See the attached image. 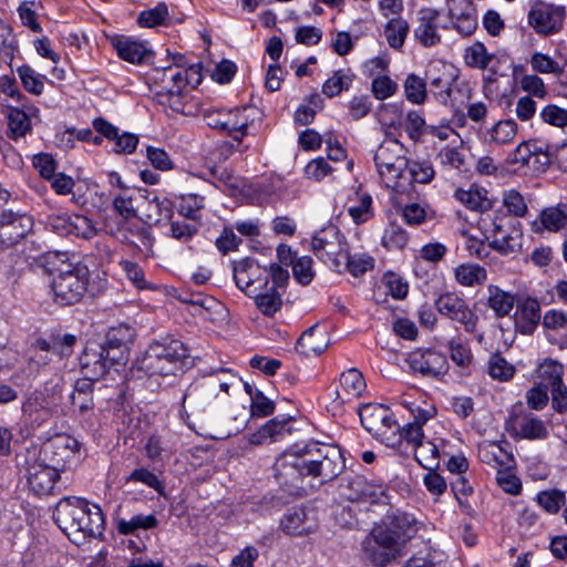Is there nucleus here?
Instances as JSON below:
<instances>
[{
  "label": "nucleus",
  "instance_id": "obj_1",
  "mask_svg": "<svg viewBox=\"0 0 567 567\" xmlns=\"http://www.w3.org/2000/svg\"><path fill=\"white\" fill-rule=\"evenodd\" d=\"M417 522L404 512L388 514L363 542L367 558L375 566H385L400 557L408 542L417 533Z\"/></svg>",
  "mask_w": 567,
  "mask_h": 567
},
{
  "label": "nucleus",
  "instance_id": "obj_2",
  "mask_svg": "<svg viewBox=\"0 0 567 567\" xmlns=\"http://www.w3.org/2000/svg\"><path fill=\"white\" fill-rule=\"evenodd\" d=\"M53 519L75 545L100 538L104 532V516L97 505L79 497H64L55 506Z\"/></svg>",
  "mask_w": 567,
  "mask_h": 567
},
{
  "label": "nucleus",
  "instance_id": "obj_3",
  "mask_svg": "<svg viewBox=\"0 0 567 567\" xmlns=\"http://www.w3.org/2000/svg\"><path fill=\"white\" fill-rule=\"evenodd\" d=\"M188 358V349L176 339H163L152 343L144 357L138 361L137 369L151 377L174 375L182 370L185 359Z\"/></svg>",
  "mask_w": 567,
  "mask_h": 567
},
{
  "label": "nucleus",
  "instance_id": "obj_4",
  "mask_svg": "<svg viewBox=\"0 0 567 567\" xmlns=\"http://www.w3.org/2000/svg\"><path fill=\"white\" fill-rule=\"evenodd\" d=\"M406 150L398 140L382 142L374 154V163L383 184L395 192L408 168Z\"/></svg>",
  "mask_w": 567,
  "mask_h": 567
},
{
  "label": "nucleus",
  "instance_id": "obj_5",
  "mask_svg": "<svg viewBox=\"0 0 567 567\" xmlns=\"http://www.w3.org/2000/svg\"><path fill=\"white\" fill-rule=\"evenodd\" d=\"M130 359V349L104 344L87 346L80 358L82 370L93 379H100L111 369L118 371Z\"/></svg>",
  "mask_w": 567,
  "mask_h": 567
},
{
  "label": "nucleus",
  "instance_id": "obj_6",
  "mask_svg": "<svg viewBox=\"0 0 567 567\" xmlns=\"http://www.w3.org/2000/svg\"><path fill=\"white\" fill-rule=\"evenodd\" d=\"M90 271L86 266L69 265L54 276L51 289L54 302L60 306H72L80 302L87 290Z\"/></svg>",
  "mask_w": 567,
  "mask_h": 567
},
{
  "label": "nucleus",
  "instance_id": "obj_7",
  "mask_svg": "<svg viewBox=\"0 0 567 567\" xmlns=\"http://www.w3.org/2000/svg\"><path fill=\"white\" fill-rule=\"evenodd\" d=\"M79 449L80 443L76 439L68 434H56L41 445L28 447L24 453L49 464L52 468L64 472Z\"/></svg>",
  "mask_w": 567,
  "mask_h": 567
},
{
  "label": "nucleus",
  "instance_id": "obj_8",
  "mask_svg": "<svg viewBox=\"0 0 567 567\" xmlns=\"http://www.w3.org/2000/svg\"><path fill=\"white\" fill-rule=\"evenodd\" d=\"M363 427L385 445H394L399 425L393 413L384 405L369 403L359 409Z\"/></svg>",
  "mask_w": 567,
  "mask_h": 567
},
{
  "label": "nucleus",
  "instance_id": "obj_9",
  "mask_svg": "<svg viewBox=\"0 0 567 567\" xmlns=\"http://www.w3.org/2000/svg\"><path fill=\"white\" fill-rule=\"evenodd\" d=\"M309 476L319 477L321 483L334 480L344 468V460L337 446H316V454L306 451Z\"/></svg>",
  "mask_w": 567,
  "mask_h": 567
},
{
  "label": "nucleus",
  "instance_id": "obj_10",
  "mask_svg": "<svg viewBox=\"0 0 567 567\" xmlns=\"http://www.w3.org/2000/svg\"><path fill=\"white\" fill-rule=\"evenodd\" d=\"M312 250L318 258L324 262H330L333 270L340 271L341 258L348 250V244L338 227L329 225L313 235Z\"/></svg>",
  "mask_w": 567,
  "mask_h": 567
},
{
  "label": "nucleus",
  "instance_id": "obj_11",
  "mask_svg": "<svg viewBox=\"0 0 567 567\" xmlns=\"http://www.w3.org/2000/svg\"><path fill=\"white\" fill-rule=\"evenodd\" d=\"M19 465L29 488L34 494L49 495L53 493L60 477V471L52 468L49 464L40 462L25 453L20 455Z\"/></svg>",
  "mask_w": 567,
  "mask_h": 567
},
{
  "label": "nucleus",
  "instance_id": "obj_12",
  "mask_svg": "<svg viewBox=\"0 0 567 567\" xmlns=\"http://www.w3.org/2000/svg\"><path fill=\"white\" fill-rule=\"evenodd\" d=\"M341 495L350 502L362 504H385L389 499L386 487L362 475L348 476L340 485Z\"/></svg>",
  "mask_w": 567,
  "mask_h": 567
},
{
  "label": "nucleus",
  "instance_id": "obj_13",
  "mask_svg": "<svg viewBox=\"0 0 567 567\" xmlns=\"http://www.w3.org/2000/svg\"><path fill=\"white\" fill-rule=\"evenodd\" d=\"M505 429L514 439L520 440H545L549 434L545 422L522 405L512 410L506 420Z\"/></svg>",
  "mask_w": 567,
  "mask_h": 567
},
{
  "label": "nucleus",
  "instance_id": "obj_14",
  "mask_svg": "<svg viewBox=\"0 0 567 567\" xmlns=\"http://www.w3.org/2000/svg\"><path fill=\"white\" fill-rule=\"evenodd\" d=\"M31 215L20 210L4 209L0 213V248L7 249L18 245L33 229Z\"/></svg>",
  "mask_w": 567,
  "mask_h": 567
},
{
  "label": "nucleus",
  "instance_id": "obj_15",
  "mask_svg": "<svg viewBox=\"0 0 567 567\" xmlns=\"http://www.w3.org/2000/svg\"><path fill=\"white\" fill-rule=\"evenodd\" d=\"M274 470L279 485L293 493L300 488L303 477L309 476L306 452L302 455L285 453L277 458Z\"/></svg>",
  "mask_w": 567,
  "mask_h": 567
},
{
  "label": "nucleus",
  "instance_id": "obj_16",
  "mask_svg": "<svg viewBox=\"0 0 567 567\" xmlns=\"http://www.w3.org/2000/svg\"><path fill=\"white\" fill-rule=\"evenodd\" d=\"M435 308L440 315L462 324L466 332L475 331L478 317L460 295L455 292L440 295L435 300Z\"/></svg>",
  "mask_w": 567,
  "mask_h": 567
},
{
  "label": "nucleus",
  "instance_id": "obj_17",
  "mask_svg": "<svg viewBox=\"0 0 567 567\" xmlns=\"http://www.w3.org/2000/svg\"><path fill=\"white\" fill-rule=\"evenodd\" d=\"M410 370L424 378L437 379L449 371L446 357L433 349H416L406 358Z\"/></svg>",
  "mask_w": 567,
  "mask_h": 567
},
{
  "label": "nucleus",
  "instance_id": "obj_18",
  "mask_svg": "<svg viewBox=\"0 0 567 567\" xmlns=\"http://www.w3.org/2000/svg\"><path fill=\"white\" fill-rule=\"evenodd\" d=\"M183 58L179 56L178 61ZM156 80H159L163 84L162 90L168 92H182L184 87L190 85L195 87L200 83V71L198 65H189L183 68L179 62H176L175 66L164 68L162 71H157Z\"/></svg>",
  "mask_w": 567,
  "mask_h": 567
},
{
  "label": "nucleus",
  "instance_id": "obj_19",
  "mask_svg": "<svg viewBox=\"0 0 567 567\" xmlns=\"http://www.w3.org/2000/svg\"><path fill=\"white\" fill-rule=\"evenodd\" d=\"M564 18V8L540 2L530 9L528 23L537 33L548 35L560 30Z\"/></svg>",
  "mask_w": 567,
  "mask_h": 567
},
{
  "label": "nucleus",
  "instance_id": "obj_20",
  "mask_svg": "<svg viewBox=\"0 0 567 567\" xmlns=\"http://www.w3.org/2000/svg\"><path fill=\"white\" fill-rule=\"evenodd\" d=\"M264 272L260 266L250 258L234 262L233 274L236 286L248 296L261 290L262 285L267 286L268 276H262Z\"/></svg>",
  "mask_w": 567,
  "mask_h": 567
},
{
  "label": "nucleus",
  "instance_id": "obj_21",
  "mask_svg": "<svg viewBox=\"0 0 567 567\" xmlns=\"http://www.w3.org/2000/svg\"><path fill=\"white\" fill-rule=\"evenodd\" d=\"M437 19L439 12L435 9L423 8L419 11L414 37L423 47H433L440 43Z\"/></svg>",
  "mask_w": 567,
  "mask_h": 567
},
{
  "label": "nucleus",
  "instance_id": "obj_22",
  "mask_svg": "<svg viewBox=\"0 0 567 567\" xmlns=\"http://www.w3.org/2000/svg\"><path fill=\"white\" fill-rule=\"evenodd\" d=\"M280 527L287 535L306 536L317 529V523L303 508H293L284 515Z\"/></svg>",
  "mask_w": 567,
  "mask_h": 567
},
{
  "label": "nucleus",
  "instance_id": "obj_23",
  "mask_svg": "<svg viewBox=\"0 0 567 567\" xmlns=\"http://www.w3.org/2000/svg\"><path fill=\"white\" fill-rule=\"evenodd\" d=\"M478 457L492 467L511 470L515 465L513 453L498 442L485 441L478 445Z\"/></svg>",
  "mask_w": 567,
  "mask_h": 567
},
{
  "label": "nucleus",
  "instance_id": "obj_24",
  "mask_svg": "<svg viewBox=\"0 0 567 567\" xmlns=\"http://www.w3.org/2000/svg\"><path fill=\"white\" fill-rule=\"evenodd\" d=\"M260 112L254 106H243L229 110L228 132L233 133L234 141L240 143L248 135V128L260 118Z\"/></svg>",
  "mask_w": 567,
  "mask_h": 567
},
{
  "label": "nucleus",
  "instance_id": "obj_25",
  "mask_svg": "<svg viewBox=\"0 0 567 567\" xmlns=\"http://www.w3.org/2000/svg\"><path fill=\"white\" fill-rule=\"evenodd\" d=\"M540 306L534 298H527L518 303L515 313L516 330L523 334H532L540 321Z\"/></svg>",
  "mask_w": 567,
  "mask_h": 567
},
{
  "label": "nucleus",
  "instance_id": "obj_26",
  "mask_svg": "<svg viewBox=\"0 0 567 567\" xmlns=\"http://www.w3.org/2000/svg\"><path fill=\"white\" fill-rule=\"evenodd\" d=\"M218 398L219 393L214 391V383L207 382L203 377L193 383L184 393L182 409L185 412L186 401H188L193 408H205Z\"/></svg>",
  "mask_w": 567,
  "mask_h": 567
},
{
  "label": "nucleus",
  "instance_id": "obj_27",
  "mask_svg": "<svg viewBox=\"0 0 567 567\" xmlns=\"http://www.w3.org/2000/svg\"><path fill=\"white\" fill-rule=\"evenodd\" d=\"M218 398L219 393L214 391V383L207 382L203 377L193 383L184 393L182 409L185 412L186 401H188L193 408H205Z\"/></svg>",
  "mask_w": 567,
  "mask_h": 567
},
{
  "label": "nucleus",
  "instance_id": "obj_28",
  "mask_svg": "<svg viewBox=\"0 0 567 567\" xmlns=\"http://www.w3.org/2000/svg\"><path fill=\"white\" fill-rule=\"evenodd\" d=\"M328 347V336L318 324L310 327L297 341L296 350L305 357L321 354Z\"/></svg>",
  "mask_w": 567,
  "mask_h": 567
},
{
  "label": "nucleus",
  "instance_id": "obj_29",
  "mask_svg": "<svg viewBox=\"0 0 567 567\" xmlns=\"http://www.w3.org/2000/svg\"><path fill=\"white\" fill-rule=\"evenodd\" d=\"M454 197L472 210L486 212L493 206V202L487 197V190L477 185H471L468 189L458 188Z\"/></svg>",
  "mask_w": 567,
  "mask_h": 567
},
{
  "label": "nucleus",
  "instance_id": "obj_30",
  "mask_svg": "<svg viewBox=\"0 0 567 567\" xmlns=\"http://www.w3.org/2000/svg\"><path fill=\"white\" fill-rule=\"evenodd\" d=\"M449 16L453 29L463 37L472 35L478 25L476 9L467 2L464 9L457 12L454 8L449 9Z\"/></svg>",
  "mask_w": 567,
  "mask_h": 567
},
{
  "label": "nucleus",
  "instance_id": "obj_31",
  "mask_svg": "<svg viewBox=\"0 0 567 567\" xmlns=\"http://www.w3.org/2000/svg\"><path fill=\"white\" fill-rule=\"evenodd\" d=\"M517 134V124L514 120H501L487 128L484 141L489 145L502 146L512 143Z\"/></svg>",
  "mask_w": 567,
  "mask_h": 567
},
{
  "label": "nucleus",
  "instance_id": "obj_32",
  "mask_svg": "<svg viewBox=\"0 0 567 567\" xmlns=\"http://www.w3.org/2000/svg\"><path fill=\"white\" fill-rule=\"evenodd\" d=\"M434 169L430 164L409 162L396 193H406L413 183L425 184L433 179Z\"/></svg>",
  "mask_w": 567,
  "mask_h": 567
},
{
  "label": "nucleus",
  "instance_id": "obj_33",
  "mask_svg": "<svg viewBox=\"0 0 567 567\" xmlns=\"http://www.w3.org/2000/svg\"><path fill=\"white\" fill-rule=\"evenodd\" d=\"M341 392H338L339 399L344 402L358 398L365 389V382L362 373L354 369H348L340 377Z\"/></svg>",
  "mask_w": 567,
  "mask_h": 567
},
{
  "label": "nucleus",
  "instance_id": "obj_34",
  "mask_svg": "<svg viewBox=\"0 0 567 567\" xmlns=\"http://www.w3.org/2000/svg\"><path fill=\"white\" fill-rule=\"evenodd\" d=\"M114 47L118 56L130 63H142L150 53L143 42L130 38L116 40Z\"/></svg>",
  "mask_w": 567,
  "mask_h": 567
},
{
  "label": "nucleus",
  "instance_id": "obj_35",
  "mask_svg": "<svg viewBox=\"0 0 567 567\" xmlns=\"http://www.w3.org/2000/svg\"><path fill=\"white\" fill-rule=\"evenodd\" d=\"M8 137L18 141L24 137L32 130L30 116L18 107H8Z\"/></svg>",
  "mask_w": 567,
  "mask_h": 567
},
{
  "label": "nucleus",
  "instance_id": "obj_36",
  "mask_svg": "<svg viewBox=\"0 0 567 567\" xmlns=\"http://www.w3.org/2000/svg\"><path fill=\"white\" fill-rule=\"evenodd\" d=\"M456 281L463 287L483 285L487 280V271L477 264H462L454 269Z\"/></svg>",
  "mask_w": 567,
  "mask_h": 567
},
{
  "label": "nucleus",
  "instance_id": "obj_37",
  "mask_svg": "<svg viewBox=\"0 0 567 567\" xmlns=\"http://www.w3.org/2000/svg\"><path fill=\"white\" fill-rule=\"evenodd\" d=\"M488 298L487 306L495 312L497 317H505L514 308L515 297L514 295L502 290L495 285L487 287Z\"/></svg>",
  "mask_w": 567,
  "mask_h": 567
},
{
  "label": "nucleus",
  "instance_id": "obj_38",
  "mask_svg": "<svg viewBox=\"0 0 567 567\" xmlns=\"http://www.w3.org/2000/svg\"><path fill=\"white\" fill-rule=\"evenodd\" d=\"M410 25L402 17L391 18L384 25V37L389 47L400 50L409 34Z\"/></svg>",
  "mask_w": 567,
  "mask_h": 567
},
{
  "label": "nucleus",
  "instance_id": "obj_39",
  "mask_svg": "<svg viewBox=\"0 0 567 567\" xmlns=\"http://www.w3.org/2000/svg\"><path fill=\"white\" fill-rule=\"evenodd\" d=\"M252 297L255 306L264 316L272 317L282 307L281 295L275 287L265 292L257 290Z\"/></svg>",
  "mask_w": 567,
  "mask_h": 567
},
{
  "label": "nucleus",
  "instance_id": "obj_40",
  "mask_svg": "<svg viewBox=\"0 0 567 567\" xmlns=\"http://www.w3.org/2000/svg\"><path fill=\"white\" fill-rule=\"evenodd\" d=\"M536 374L545 388H553L563 383L564 365L556 360L546 359L539 363Z\"/></svg>",
  "mask_w": 567,
  "mask_h": 567
},
{
  "label": "nucleus",
  "instance_id": "obj_41",
  "mask_svg": "<svg viewBox=\"0 0 567 567\" xmlns=\"http://www.w3.org/2000/svg\"><path fill=\"white\" fill-rule=\"evenodd\" d=\"M515 367L499 353H493L487 362L488 375L499 382L509 381L515 374Z\"/></svg>",
  "mask_w": 567,
  "mask_h": 567
},
{
  "label": "nucleus",
  "instance_id": "obj_42",
  "mask_svg": "<svg viewBox=\"0 0 567 567\" xmlns=\"http://www.w3.org/2000/svg\"><path fill=\"white\" fill-rule=\"evenodd\" d=\"M404 95L406 100L415 105H422L426 101V83L421 76L411 73L404 81Z\"/></svg>",
  "mask_w": 567,
  "mask_h": 567
},
{
  "label": "nucleus",
  "instance_id": "obj_43",
  "mask_svg": "<svg viewBox=\"0 0 567 567\" xmlns=\"http://www.w3.org/2000/svg\"><path fill=\"white\" fill-rule=\"evenodd\" d=\"M493 59L494 54L488 53L485 45L478 41L467 47L464 51L466 65L478 70H485Z\"/></svg>",
  "mask_w": 567,
  "mask_h": 567
},
{
  "label": "nucleus",
  "instance_id": "obj_44",
  "mask_svg": "<svg viewBox=\"0 0 567 567\" xmlns=\"http://www.w3.org/2000/svg\"><path fill=\"white\" fill-rule=\"evenodd\" d=\"M539 221L543 228L558 231L567 225V210L560 205L547 207L542 210Z\"/></svg>",
  "mask_w": 567,
  "mask_h": 567
},
{
  "label": "nucleus",
  "instance_id": "obj_45",
  "mask_svg": "<svg viewBox=\"0 0 567 567\" xmlns=\"http://www.w3.org/2000/svg\"><path fill=\"white\" fill-rule=\"evenodd\" d=\"M342 266L354 277H359L372 269L374 266V259L367 254H354L351 255L349 249L344 252L341 258Z\"/></svg>",
  "mask_w": 567,
  "mask_h": 567
},
{
  "label": "nucleus",
  "instance_id": "obj_46",
  "mask_svg": "<svg viewBox=\"0 0 567 567\" xmlns=\"http://www.w3.org/2000/svg\"><path fill=\"white\" fill-rule=\"evenodd\" d=\"M207 382L214 383V391L226 396L231 386L239 385L240 380L228 369H220L204 377Z\"/></svg>",
  "mask_w": 567,
  "mask_h": 567
},
{
  "label": "nucleus",
  "instance_id": "obj_47",
  "mask_svg": "<svg viewBox=\"0 0 567 567\" xmlns=\"http://www.w3.org/2000/svg\"><path fill=\"white\" fill-rule=\"evenodd\" d=\"M439 449L431 441H424L414 447L415 460L426 470H434L439 465Z\"/></svg>",
  "mask_w": 567,
  "mask_h": 567
},
{
  "label": "nucleus",
  "instance_id": "obj_48",
  "mask_svg": "<svg viewBox=\"0 0 567 567\" xmlns=\"http://www.w3.org/2000/svg\"><path fill=\"white\" fill-rule=\"evenodd\" d=\"M134 338V329L128 324L121 323L109 329L104 343L130 349Z\"/></svg>",
  "mask_w": 567,
  "mask_h": 567
},
{
  "label": "nucleus",
  "instance_id": "obj_49",
  "mask_svg": "<svg viewBox=\"0 0 567 567\" xmlns=\"http://www.w3.org/2000/svg\"><path fill=\"white\" fill-rule=\"evenodd\" d=\"M157 524L154 515H135L130 519L120 518L117 520V529L120 534L128 535L137 529H150L155 527Z\"/></svg>",
  "mask_w": 567,
  "mask_h": 567
},
{
  "label": "nucleus",
  "instance_id": "obj_50",
  "mask_svg": "<svg viewBox=\"0 0 567 567\" xmlns=\"http://www.w3.org/2000/svg\"><path fill=\"white\" fill-rule=\"evenodd\" d=\"M353 81V75L341 70L333 73L322 85V93L328 97L339 95L343 90H348Z\"/></svg>",
  "mask_w": 567,
  "mask_h": 567
},
{
  "label": "nucleus",
  "instance_id": "obj_51",
  "mask_svg": "<svg viewBox=\"0 0 567 567\" xmlns=\"http://www.w3.org/2000/svg\"><path fill=\"white\" fill-rule=\"evenodd\" d=\"M168 9L165 3H158L156 7L144 10L138 16V23L143 28H155L166 24Z\"/></svg>",
  "mask_w": 567,
  "mask_h": 567
},
{
  "label": "nucleus",
  "instance_id": "obj_52",
  "mask_svg": "<svg viewBox=\"0 0 567 567\" xmlns=\"http://www.w3.org/2000/svg\"><path fill=\"white\" fill-rule=\"evenodd\" d=\"M205 199L196 194H186L181 196L178 213L189 219L199 218V213L204 208Z\"/></svg>",
  "mask_w": 567,
  "mask_h": 567
},
{
  "label": "nucleus",
  "instance_id": "obj_53",
  "mask_svg": "<svg viewBox=\"0 0 567 567\" xmlns=\"http://www.w3.org/2000/svg\"><path fill=\"white\" fill-rule=\"evenodd\" d=\"M554 150L555 146H546L545 148L536 143V152L533 153L532 159L528 165V169L533 174H539L544 172L550 164L553 159H555L554 156Z\"/></svg>",
  "mask_w": 567,
  "mask_h": 567
},
{
  "label": "nucleus",
  "instance_id": "obj_54",
  "mask_svg": "<svg viewBox=\"0 0 567 567\" xmlns=\"http://www.w3.org/2000/svg\"><path fill=\"white\" fill-rule=\"evenodd\" d=\"M503 205L511 215L524 217L527 214L528 205L525 197L516 189L505 190Z\"/></svg>",
  "mask_w": 567,
  "mask_h": 567
},
{
  "label": "nucleus",
  "instance_id": "obj_55",
  "mask_svg": "<svg viewBox=\"0 0 567 567\" xmlns=\"http://www.w3.org/2000/svg\"><path fill=\"white\" fill-rule=\"evenodd\" d=\"M348 213L355 224H363L373 216L372 198L368 194L359 196L358 203L348 208Z\"/></svg>",
  "mask_w": 567,
  "mask_h": 567
},
{
  "label": "nucleus",
  "instance_id": "obj_56",
  "mask_svg": "<svg viewBox=\"0 0 567 567\" xmlns=\"http://www.w3.org/2000/svg\"><path fill=\"white\" fill-rule=\"evenodd\" d=\"M18 74L23 87L28 92L34 95H40L43 92L44 84L42 78L31 66L22 65L18 68Z\"/></svg>",
  "mask_w": 567,
  "mask_h": 567
},
{
  "label": "nucleus",
  "instance_id": "obj_57",
  "mask_svg": "<svg viewBox=\"0 0 567 567\" xmlns=\"http://www.w3.org/2000/svg\"><path fill=\"white\" fill-rule=\"evenodd\" d=\"M565 494L557 489L543 491L537 494L538 504L550 514H556L565 505Z\"/></svg>",
  "mask_w": 567,
  "mask_h": 567
},
{
  "label": "nucleus",
  "instance_id": "obj_58",
  "mask_svg": "<svg viewBox=\"0 0 567 567\" xmlns=\"http://www.w3.org/2000/svg\"><path fill=\"white\" fill-rule=\"evenodd\" d=\"M96 234L97 229L89 217L80 214H72L70 235L91 239L96 236Z\"/></svg>",
  "mask_w": 567,
  "mask_h": 567
},
{
  "label": "nucleus",
  "instance_id": "obj_59",
  "mask_svg": "<svg viewBox=\"0 0 567 567\" xmlns=\"http://www.w3.org/2000/svg\"><path fill=\"white\" fill-rule=\"evenodd\" d=\"M245 389L249 392L251 398L250 412L252 416H267L275 411V403L266 398L261 392H251L249 384H245Z\"/></svg>",
  "mask_w": 567,
  "mask_h": 567
},
{
  "label": "nucleus",
  "instance_id": "obj_60",
  "mask_svg": "<svg viewBox=\"0 0 567 567\" xmlns=\"http://www.w3.org/2000/svg\"><path fill=\"white\" fill-rule=\"evenodd\" d=\"M398 84L388 75H377L371 83L373 96L383 101L395 94Z\"/></svg>",
  "mask_w": 567,
  "mask_h": 567
},
{
  "label": "nucleus",
  "instance_id": "obj_61",
  "mask_svg": "<svg viewBox=\"0 0 567 567\" xmlns=\"http://www.w3.org/2000/svg\"><path fill=\"white\" fill-rule=\"evenodd\" d=\"M449 350L452 361L460 367H467L473 360L468 344L458 338L449 341Z\"/></svg>",
  "mask_w": 567,
  "mask_h": 567
},
{
  "label": "nucleus",
  "instance_id": "obj_62",
  "mask_svg": "<svg viewBox=\"0 0 567 567\" xmlns=\"http://www.w3.org/2000/svg\"><path fill=\"white\" fill-rule=\"evenodd\" d=\"M408 241V233L396 225H390L382 237V244L386 249H403Z\"/></svg>",
  "mask_w": 567,
  "mask_h": 567
},
{
  "label": "nucleus",
  "instance_id": "obj_63",
  "mask_svg": "<svg viewBox=\"0 0 567 567\" xmlns=\"http://www.w3.org/2000/svg\"><path fill=\"white\" fill-rule=\"evenodd\" d=\"M539 116L544 123H547L551 126L559 128L567 126V110L559 107L558 105L549 104L545 106L540 111Z\"/></svg>",
  "mask_w": 567,
  "mask_h": 567
},
{
  "label": "nucleus",
  "instance_id": "obj_64",
  "mask_svg": "<svg viewBox=\"0 0 567 567\" xmlns=\"http://www.w3.org/2000/svg\"><path fill=\"white\" fill-rule=\"evenodd\" d=\"M442 554L437 551H427L424 555H416L410 558L403 567H446L442 559Z\"/></svg>",
  "mask_w": 567,
  "mask_h": 567
}]
</instances>
